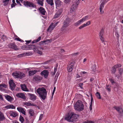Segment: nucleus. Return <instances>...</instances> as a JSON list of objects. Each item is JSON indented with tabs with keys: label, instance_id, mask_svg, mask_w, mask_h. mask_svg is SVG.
I'll list each match as a JSON object with an SVG mask.
<instances>
[{
	"label": "nucleus",
	"instance_id": "obj_63",
	"mask_svg": "<svg viewBox=\"0 0 123 123\" xmlns=\"http://www.w3.org/2000/svg\"><path fill=\"white\" fill-rule=\"evenodd\" d=\"M4 89L2 88V86H1V85H0V90L3 91L4 90Z\"/></svg>",
	"mask_w": 123,
	"mask_h": 123
},
{
	"label": "nucleus",
	"instance_id": "obj_27",
	"mask_svg": "<svg viewBox=\"0 0 123 123\" xmlns=\"http://www.w3.org/2000/svg\"><path fill=\"white\" fill-rule=\"evenodd\" d=\"M18 78L21 79L25 76V75L23 73L19 72Z\"/></svg>",
	"mask_w": 123,
	"mask_h": 123
},
{
	"label": "nucleus",
	"instance_id": "obj_9",
	"mask_svg": "<svg viewBox=\"0 0 123 123\" xmlns=\"http://www.w3.org/2000/svg\"><path fill=\"white\" fill-rule=\"evenodd\" d=\"M28 95L29 96L30 99L31 100L34 101L36 99L37 96L34 94L28 93Z\"/></svg>",
	"mask_w": 123,
	"mask_h": 123
},
{
	"label": "nucleus",
	"instance_id": "obj_37",
	"mask_svg": "<svg viewBox=\"0 0 123 123\" xmlns=\"http://www.w3.org/2000/svg\"><path fill=\"white\" fill-rule=\"evenodd\" d=\"M41 39V37H39L36 40H34L32 42V43H37L39 41H40Z\"/></svg>",
	"mask_w": 123,
	"mask_h": 123
},
{
	"label": "nucleus",
	"instance_id": "obj_11",
	"mask_svg": "<svg viewBox=\"0 0 123 123\" xmlns=\"http://www.w3.org/2000/svg\"><path fill=\"white\" fill-rule=\"evenodd\" d=\"M8 46L10 48L13 49L15 50H17L18 49L17 46L14 43H10L9 44Z\"/></svg>",
	"mask_w": 123,
	"mask_h": 123
},
{
	"label": "nucleus",
	"instance_id": "obj_33",
	"mask_svg": "<svg viewBox=\"0 0 123 123\" xmlns=\"http://www.w3.org/2000/svg\"><path fill=\"white\" fill-rule=\"evenodd\" d=\"M10 0H3L2 2L4 3L3 5L4 6H6L8 4Z\"/></svg>",
	"mask_w": 123,
	"mask_h": 123
},
{
	"label": "nucleus",
	"instance_id": "obj_5",
	"mask_svg": "<svg viewBox=\"0 0 123 123\" xmlns=\"http://www.w3.org/2000/svg\"><path fill=\"white\" fill-rule=\"evenodd\" d=\"M75 62H70L68 66L67 69L69 72H70L72 71Z\"/></svg>",
	"mask_w": 123,
	"mask_h": 123
},
{
	"label": "nucleus",
	"instance_id": "obj_58",
	"mask_svg": "<svg viewBox=\"0 0 123 123\" xmlns=\"http://www.w3.org/2000/svg\"><path fill=\"white\" fill-rule=\"evenodd\" d=\"M110 81L111 82L112 84H114L115 83V82L114 81V80L112 79H110Z\"/></svg>",
	"mask_w": 123,
	"mask_h": 123
},
{
	"label": "nucleus",
	"instance_id": "obj_35",
	"mask_svg": "<svg viewBox=\"0 0 123 123\" xmlns=\"http://www.w3.org/2000/svg\"><path fill=\"white\" fill-rule=\"evenodd\" d=\"M29 54V52H27L26 53H23L19 55H18V56L19 57H21L24 56H25L26 55H28Z\"/></svg>",
	"mask_w": 123,
	"mask_h": 123
},
{
	"label": "nucleus",
	"instance_id": "obj_53",
	"mask_svg": "<svg viewBox=\"0 0 123 123\" xmlns=\"http://www.w3.org/2000/svg\"><path fill=\"white\" fill-rule=\"evenodd\" d=\"M103 36H99L102 42H104V39Z\"/></svg>",
	"mask_w": 123,
	"mask_h": 123
},
{
	"label": "nucleus",
	"instance_id": "obj_30",
	"mask_svg": "<svg viewBox=\"0 0 123 123\" xmlns=\"http://www.w3.org/2000/svg\"><path fill=\"white\" fill-rule=\"evenodd\" d=\"M46 1L48 4L50 5L51 6H52L54 4L53 0H46Z\"/></svg>",
	"mask_w": 123,
	"mask_h": 123
},
{
	"label": "nucleus",
	"instance_id": "obj_46",
	"mask_svg": "<svg viewBox=\"0 0 123 123\" xmlns=\"http://www.w3.org/2000/svg\"><path fill=\"white\" fill-rule=\"evenodd\" d=\"M23 103L24 105H25L27 106H30L31 105V103L29 102H24Z\"/></svg>",
	"mask_w": 123,
	"mask_h": 123
},
{
	"label": "nucleus",
	"instance_id": "obj_15",
	"mask_svg": "<svg viewBox=\"0 0 123 123\" xmlns=\"http://www.w3.org/2000/svg\"><path fill=\"white\" fill-rule=\"evenodd\" d=\"M104 3L103 2H102L100 6L99 10L100 14H102L104 12L103 9L104 6Z\"/></svg>",
	"mask_w": 123,
	"mask_h": 123
},
{
	"label": "nucleus",
	"instance_id": "obj_20",
	"mask_svg": "<svg viewBox=\"0 0 123 123\" xmlns=\"http://www.w3.org/2000/svg\"><path fill=\"white\" fill-rule=\"evenodd\" d=\"M42 77L39 76H36L33 77L34 80L35 81H40L42 79Z\"/></svg>",
	"mask_w": 123,
	"mask_h": 123
},
{
	"label": "nucleus",
	"instance_id": "obj_34",
	"mask_svg": "<svg viewBox=\"0 0 123 123\" xmlns=\"http://www.w3.org/2000/svg\"><path fill=\"white\" fill-rule=\"evenodd\" d=\"M35 46L33 45H30L28 46L29 49H34L35 50Z\"/></svg>",
	"mask_w": 123,
	"mask_h": 123
},
{
	"label": "nucleus",
	"instance_id": "obj_49",
	"mask_svg": "<svg viewBox=\"0 0 123 123\" xmlns=\"http://www.w3.org/2000/svg\"><path fill=\"white\" fill-rule=\"evenodd\" d=\"M119 74H121L123 72V69L122 68H120L119 69Z\"/></svg>",
	"mask_w": 123,
	"mask_h": 123
},
{
	"label": "nucleus",
	"instance_id": "obj_60",
	"mask_svg": "<svg viewBox=\"0 0 123 123\" xmlns=\"http://www.w3.org/2000/svg\"><path fill=\"white\" fill-rule=\"evenodd\" d=\"M1 85V86H2V88L4 87L5 88H6L7 86L5 84H2Z\"/></svg>",
	"mask_w": 123,
	"mask_h": 123
},
{
	"label": "nucleus",
	"instance_id": "obj_26",
	"mask_svg": "<svg viewBox=\"0 0 123 123\" xmlns=\"http://www.w3.org/2000/svg\"><path fill=\"white\" fill-rule=\"evenodd\" d=\"M19 72H15L12 74L13 76L15 78H18Z\"/></svg>",
	"mask_w": 123,
	"mask_h": 123
},
{
	"label": "nucleus",
	"instance_id": "obj_59",
	"mask_svg": "<svg viewBox=\"0 0 123 123\" xmlns=\"http://www.w3.org/2000/svg\"><path fill=\"white\" fill-rule=\"evenodd\" d=\"M55 89H56V87H54V88L53 90V91L52 92V96H53L54 95V94L55 93Z\"/></svg>",
	"mask_w": 123,
	"mask_h": 123
},
{
	"label": "nucleus",
	"instance_id": "obj_22",
	"mask_svg": "<svg viewBox=\"0 0 123 123\" xmlns=\"http://www.w3.org/2000/svg\"><path fill=\"white\" fill-rule=\"evenodd\" d=\"M6 98L9 101L11 102L12 100L13 99L10 96L7 95H5Z\"/></svg>",
	"mask_w": 123,
	"mask_h": 123
},
{
	"label": "nucleus",
	"instance_id": "obj_28",
	"mask_svg": "<svg viewBox=\"0 0 123 123\" xmlns=\"http://www.w3.org/2000/svg\"><path fill=\"white\" fill-rule=\"evenodd\" d=\"M37 72V71L36 70L30 71L29 72V75L30 76H31V75H34L35 74H36Z\"/></svg>",
	"mask_w": 123,
	"mask_h": 123
},
{
	"label": "nucleus",
	"instance_id": "obj_4",
	"mask_svg": "<svg viewBox=\"0 0 123 123\" xmlns=\"http://www.w3.org/2000/svg\"><path fill=\"white\" fill-rule=\"evenodd\" d=\"M88 16H86L82 18L79 20L78 21L75 23L74 25L76 26H79L85 21L88 20Z\"/></svg>",
	"mask_w": 123,
	"mask_h": 123
},
{
	"label": "nucleus",
	"instance_id": "obj_3",
	"mask_svg": "<svg viewBox=\"0 0 123 123\" xmlns=\"http://www.w3.org/2000/svg\"><path fill=\"white\" fill-rule=\"evenodd\" d=\"M16 2L17 4H18L20 6H21V4L20 3L19 0L20 1L21 3H23L24 5L26 6H29L33 8H35L36 6L35 5L31 2L28 1H23L24 0H16Z\"/></svg>",
	"mask_w": 123,
	"mask_h": 123
},
{
	"label": "nucleus",
	"instance_id": "obj_42",
	"mask_svg": "<svg viewBox=\"0 0 123 123\" xmlns=\"http://www.w3.org/2000/svg\"><path fill=\"white\" fill-rule=\"evenodd\" d=\"M34 51L35 52L39 54L40 55H42V52L40 50H34Z\"/></svg>",
	"mask_w": 123,
	"mask_h": 123
},
{
	"label": "nucleus",
	"instance_id": "obj_17",
	"mask_svg": "<svg viewBox=\"0 0 123 123\" xmlns=\"http://www.w3.org/2000/svg\"><path fill=\"white\" fill-rule=\"evenodd\" d=\"M71 115L73 120V122L78 117V115L74 114V113H72L71 114Z\"/></svg>",
	"mask_w": 123,
	"mask_h": 123
},
{
	"label": "nucleus",
	"instance_id": "obj_16",
	"mask_svg": "<svg viewBox=\"0 0 123 123\" xmlns=\"http://www.w3.org/2000/svg\"><path fill=\"white\" fill-rule=\"evenodd\" d=\"M113 107L119 113H121L123 112V111L122 108L119 107L114 106Z\"/></svg>",
	"mask_w": 123,
	"mask_h": 123
},
{
	"label": "nucleus",
	"instance_id": "obj_62",
	"mask_svg": "<svg viewBox=\"0 0 123 123\" xmlns=\"http://www.w3.org/2000/svg\"><path fill=\"white\" fill-rule=\"evenodd\" d=\"M43 117V114H40L39 119V120H41Z\"/></svg>",
	"mask_w": 123,
	"mask_h": 123
},
{
	"label": "nucleus",
	"instance_id": "obj_21",
	"mask_svg": "<svg viewBox=\"0 0 123 123\" xmlns=\"http://www.w3.org/2000/svg\"><path fill=\"white\" fill-rule=\"evenodd\" d=\"M70 22V20L69 18H67L65 20L63 25L66 26L68 27L69 25Z\"/></svg>",
	"mask_w": 123,
	"mask_h": 123
},
{
	"label": "nucleus",
	"instance_id": "obj_36",
	"mask_svg": "<svg viewBox=\"0 0 123 123\" xmlns=\"http://www.w3.org/2000/svg\"><path fill=\"white\" fill-rule=\"evenodd\" d=\"M95 95L97 98L99 99H100L101 98V97L100 93L98 92H96V93Z\"/></svg>",
	"mask_w": 123,
	"mask_h": 123
},
{
	"label": "nucleus",
	"instance_id": "obj_13",
	"mask_svg": "<svg viewBox=\"0 0 123 123\" xmlns=\"http://www.w3.org/2000/svg\"><path fill=\"white\" fill-rule=\"evenodd\" d=\"M16 96L18 98H21L23 99H26V97L24 94L22 93H19L17 94H16Z\"/></svg>",
	"mask_w": 123,
	"mask_h": 123
},
{
	"label": "nucleus",
	"instance_id": "obj_1",
	"mask_svg": "<svg viewBox=\"0 0 123 123\" xmlns=\"http://www.w3.org/2000/svg\"><path fill=\"white\" fill-rule=\"evenodd\" d=\"M37 92L39 95L40 96L43 100H44L46 97L47 92L46 89L44 87L40 86L37 90Z\"/></svg>",
	"mask_w": 123,
	"mask_h": 123
},
{
	"label": "nucleus",
	"instance_id": "obj_45",
	"mask_svg": "<svg viewBox=\"0 0 123 123\" xmlns=\"http://www.w3.org/2000/svg\"><path fill=\"white\" fill-rule=\"evenodd\" d=\"M104 33V31L103 29H102L99 33V36H103Z\"/></svg>",
	"mask_w": 123,
	"mask_h": 123
},
{
	"label": "nucleus",
	"instance_id": "obj_61",
	"mask_svg": "<svg viewBox=\"0 0 123 123\" xmlns=\"http://www.w3.org/2000/svg\"><path fill=\"white\" fill-rule=\"evenodd\" d=\"M90 111H91L92 109V102H91L90 106Z\"/></svg>",
	"mask_w": 123,
	"mask_h": 123
},
{
	"label": "nucleus",
	"instance_id": "obj_24",
	"mask_svg": "<svg viewBox=\"0 0 123 123\" xmlns=\"http://www.w3.org/2000/svg\"><path fill=\"white\" fill-rule=\"evenodd\" d=\"M5 119L4 114L3 113L0 111V121H2Z\"/></svg>",
	"mask_w": 123,
	"mask_h": 123
},
{
	"label": "nucleus",
	"instance_id": "obj_38",
	"mask_svg": "<svg viewBox=\"0 0 123 123\" xmlns=\"http://www.w3.org/2000/svg\"><path fill=\"white\" fill-rule=\"evenodd\" d=\"M19 120L21 122V123H23L24 121V119L23 117L21 116H20L19 118Z\"/></svg>",
	"mask_w": 123,
	"mask_h": 123
},
{
	"label": "nucleus",
	"instance_id": "obj_6",
	"mask_svg": "<svg viewBox=\"0 0 123 123\" xmlns=\"http://www.w3.org/2000/svg\"><path fill=\"white\" fill-rule=\"evenodd\" d=\"M41 75L45 78H47L49 74V72L48 70H44L41 73Z\"/></svg>",
	"mask_w": 123,
	"mask_h": 123
},
{
	"label": "nucleus",
	"instance_id": "obj_31",
	"mask_svg": "<svg viewBox=\"0 0 123 123\" xmlns=\"http://www.w3.org/2000/svg\"><path fill=\"white\" fill-rule=\"evenodd\" d=\"M44 0H37V1L38 4L41 6H43Z\"/></svg>",
	"mask_w": 123,
	"mask_h": 123
},
{
	"label": "nucleus",
	"instance_id": "obj_52",
	"mask_svg": "<svg viewBox=\"0 0 123 123\" xmlns=\"http://www.w3.org/2000/svg\"><path fill=\"white\" fill-rule=\"evenodd\" d=\"M3 108L4 109V110L9 109V105L5 106Z\"/></svg>",
	"mask_w": 123,
	"mask_h": 123
},
{
	"label": "nucleus",
	"instance_id": "obj_55",
	"mask_svg": "<svg viewBox=\"0 0 123 123\" xmlns=\"http://www.w3.org/2000/svg\"><path fill=\"white\" fill-rule=\"evenodd\" d=\"M91 24V21H88L86 23L87 26L90 25Z\"/></svg>",
	"mask_w": 123,
	"mask_h": 123
},
{
	"label": "nucleus",
	"instance_id": "obj_25",
	"mask_svg": "<svg viewBox=\"0 0 123 123\" xmlns=\"http://www.w3.org/2000/svg\"><path fill=\"white\" fill-rule=\"evenodd\" d=\"M55 26H53V23H51L50 25L49 26V28L48 29L47 31L48 32H50L53 30Z\"/></svg>",
	"mask_w": 123,
	"mask_h": 123
},
{
	"label": "nucleus",
	"instance_id": "obj_12",
	"mask_svg": "<svg viewBox=\"0 0 123 123\" xmlns=\"http://www.w3.org/2000/svg\"><path fill=\"white\" fill-rule=\"evenodd\" d=\"M10 115L13 117H15L18 115V113L15 111H11L9 112Z\"/></svg>",
	"mask_w": 123,
	"mask_h": 123
},
{
	"label": "nucleus",
	"instance_id": "obj_2",
	"mask_svg": "<svg viewBox=\"0 0 123 123\" xmlns=\"http://www.w3.org/2000/svg\"><path fill=\"white\" fill-rule=\"evenodd\" d=\"M74 108L75 110L78 111L83 110L84 109V105L82 101L79 100L74 105Z\"/></svg>",
	"mask_w": 123,
	"mask_h": 123
},
{
	"label": "nucleus",
	"instance_id": "obj_50",
	"mask_svg": "<svg viewBox=\"0 0 123 123\" xmlns=\"http://www.w3.org/2000/svg\"><path fill=\"white\" fill-rule=\"evenodd\" d=\"M114 66L116 68L121 67V65L120 64H117L115 65Z\"/></svg>",
	"mask_w": 123,
	"mask_h": 123
},
{
	"label": "nucleus",
	"instance_id": "obj_54",
	"mask_svg": "<svg viewBox=\"0 0 123 123\" xmlns=\"http://www.w3.org/2000/svg\"><path fill=\"white\" fill-rule=\"evenodd\" d=\"M2 39L4 40L5 41L6 39V36L4 35H3L2 37Z\"/></svg>",
	"mask_w": 123,
	"mask_h": 123
},
{
	"label": "nucleus",
	"instance_id": "obj_8",
	"mask_svg": "<svg viewBox=\"0 0 123 123\" xmlns=\"http://www.w3.org/2000/svg\"><path fill=\"white\" fill-rule=\"evenodd\" d=\"M9 84L11 89L12 90H13L16 86V85L14 82L13 80H10Z\"/></svg>",
	"mask_w": 123,
	"mask_h": 123
},
{
	"label": "nucleus",
	"instance_id": "obj_41",
	"mask_svg": "<svg viewBox=\"0 0 123 123\" xmlns=\"http://www.w3.org/2000/svg\"><path fill=\"white\" fill-rule=\"evenodd\" d=\"M86 26H87L86 23L83 24V25H81V26L79 27V29H81L83 28L86 27Z\"/></svg>",
	"mask_w": 123,
	"mask_h": 123
},
{
	"label": "nucleus",
	"instance_id": "obj_43",
	"mask_svg": "<svg viewBox=\"0 0 123 123\" xmlns=\"http://www.w3.org/2000/svg\"><path fill=\"white\" fill-rule=\"evenodd\" d=\"M12 4L11 5V7H13L15 6L16 5V4L15 3V0H12Z\"/></svg>",
	"mask_w": 123,
	"mask_h": 123
},
{
	"label": "nucleus",
	"instance_id": "obj_7",
	"mask_svg": "<svg viewBox=\"0 0 123 123\" xmlns=\"http://www.w3.org/2000/svg\"><path fill=\"white\" fill-rule=\"evenodd\" d=\"M77 5L76 3L73 4L71 7L70 12L71 13H73L75 11L77 7Z\"/></svg>",
	"mask_w": 123,
	"mask_h": 123
},
{
	"label": "nucleus",
	"instance_id": "obj_19",
	"mask_svg": "<svg viewBox=\"0 0 123 123\" xmlns=\"http://www.w3.org/2000/svg\"><path fill=\"white\" fill-rule=\"evenodd\" d=\"M21 87L22 90L25 91L29 92V90L26 87V86L25 85H21Z\"/></svg>",
	"mask_w": 123,
	"mask_h": 123
},
{
	"label": "nucleus",
	"instance_id": "obj_56",
	"mask_svg": "<svg viewBox=\"0 0 123 123\" xmlns=\"http://www.w3.org/2000/svg\"><path fill=\"white\" fill-rule=\"evenodd\" d=\"M57 69V68H54V72H53V73L52 74V75H54L55 74V73L56 72Z\"/></svg>",
	"mask_w": 123,
	"mask_h": 123
},
{
	"label": "nucleus",
	"instance_id": "obj_23",
	"mask_svg": "<svg viewBox=\"0 0 123 123\" xmlns=\"http://www.w3.org/2000/svg\"><path fill=\"white\" fill-rule=\"evenodd\" d=\"M40 13L43 15L45 14L46 11L44 8L42 7H40L39 9Z\"/></svg>",
	"mask_w": 123,
	"mask_h": 123
},
{
	"label": "nucleus",
	"instance_id": "obj_18",
	"mask_svg": "<svg viewBox=\"0 0 123 123\" xmlns=\"http://www.w3.org/2000/svg\"><path fill=\"white\" fill-rule=\"evenodd\" d=\"M65 119L68 122H73V120L72 119V117L70 114V115H67L65 117Z\"/></svg>",
	"mask_w": 123,
	"mask_h": 123
},
{
	"label": "nucleus",
	"instance_id": "obj_14",
	"mask_svg": "<svg viewBox=\"0 0 123 123\" xmlns=\"http://www.w3.org/2000/svg\"><path fill=\"white\" fill-rule=\"evenodd\" d=\"M17 109L19 112H21L23 114L25 115L26 110L25 109L21 107H19L17 108Z\"/></svg>",
	"mask_w": 123,
	"mask_h": 123
},
{
	"label": "nucleus",
	"instance_id": "obj_48",
	"mask_svg": "<svg viewBox=\"0 0 123 123\" xmlns=\"http://www.w3.org/2000/svg\"><path fill=\"white\" fill-rule=\"evenodd\" d=\"M111 86L109 85L107 86L106 87V89L109 92L111 91Z\"/></svg>",
	"mask_w": 123,
	"mask_h": 123
},
{
	"label": "nucleus",
	"instance_id": "obj_10",
	"mask_svg": "<svg viewBox=\"0 0 123 123\" xmlns=\"http://www.w3.org/2000/svg\"><path fill=\"white\" fill-rule=\"evenodd\" d=\"M62 9H60L58 10L55 14L54 18H56L59 17L62 12Z\"/></svg>",
	"mask_w": 123,
	"mask_h": 123
},
{
	"label": "nucleus",
	"instance_id": "obj_64",
	"mask_svg": "<svg viewBox=\"0 0 123 123\" xmlns=\"http://www.w3.org/2000/svg\"><path fill=\"white\" fill-rule=\"evenodd\" d=\"M84 123H94L92 121H88L87 122H84Z\"/></svg>",
	"mask_w": 123,
	"mask_h": 123
},
{
	"label": "nucleus",
	"instance_id": "obj_29",
	"mask_svg": "<svg viewBox=\"0 0 123 123\" xmlns=\"http://www.w3.org/2000/svg\"><path fill=\"white\" fill-rule=\"evenodd\" d=\"M35 50H43V48L42 47L40 46H36L35 47Z\"/></svg>",
	"mask_w": 123,
	"mask_h": 123
},
{
	"label": "nucleus",
	"instance_id": "obj_40",
	"mask_svg": "<svg viewBox=\"0 0 123 123\" xmlns=\"http://www.w3.org/2000/svg\"><path fill=\"white\" fill-rule=\"evenodd\" d=\"M116 71V68L114 66L112 68L111 72L112 74H114Z\"/></svg>",
	"mask_w": 123,
	"mask_h": 123
},
{
	"label": "nucleus",
	"instance_id": "obj_57",
	"mask_svg": "<svg viewBox=\"0 0 123 123\" xmlns=\"http://www.w3.org/2000/svg\"><path fill=\"white\" fill-rule=\"evenodd\" d=\"M83 83H80L79 84V86L81 88V89H82L83 88L82 86L83 85Z\"/></svg>",
	"mask_w": 123,
	"mask_h": 123
},
{
	"label": "nucleus",
	"instance_id": "obj_51",
	"mask_svg": "<svg viewBox=\"0 0 123 123\" xmlns=\"http://www.w3.org/2000/svg\"><path fill=\"white\" fill-rule=\"evenodd\" d=\"M70 1L71 0H65L64 1V2L66 4L70 3Z\"/></svg>",
	"mask_w": 123,
	"mask_h": 123
},
{
	"label": "nucleus",
	"instance_id": "obj_47",
	"mask_svg": "<svg viewBox=\"0 0 123 123\" xmlns=\"http://www.w3.org/2000/svg\"><path fill=\"white\" fill-rule=\"evenodd\" d=\"M9 109H15V107L12 105H9Z\"/></svg>",
	"mask_w": 123,
	"mask_h": 123
},
{
	"label": "nucleus",
	"instance_id": "obj_39",
	"mask_svg": "<svg viewBox=\"0 0 123 123\" xmlns=\"http://www.w3.org/2000/svg\"><path fill=\"white\" fill-rule=\"evenodd\" d=\"M67 27L63 25L61 28L62 31L65 32L66 30V28Z\"/></svg>",
	"mask_w": 123,
	"mask_h": 123
},
{
	"label": "nucleus",
	"instance_id": "obj_32",
	"mask_svg": "<svg viewBox=\"0 0 123 123\" xmlns=\"http://www.w3.org/2000/svg\"><path fill=\"white\" fill-rule=\"evenodd\" d=\"M29 113L31 116H33L34 114V111L31 109H30L28 110Z\"/></svg>",
	"mask_w": 123,
	"mask_h": 123
},
{
	"label": "nucleus",
	"instance_id": "obj_44",
	"mask_svg": "<svg viewBox=\"0 0 123 123\" xmlns=\"http://www.w3.org/2000/svg\"><path fill=\"white\" fill-rule=\"evenodd\" d=\"M15 37H14L13 39L15 40H16L18 41H21L22 40L19 38L17 36H15Z\"/></svg>",
	"mask_w": 123,
	"mask_h": 123
}]
</instances>
